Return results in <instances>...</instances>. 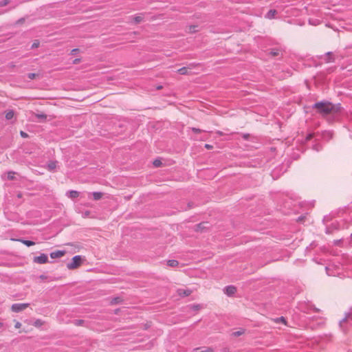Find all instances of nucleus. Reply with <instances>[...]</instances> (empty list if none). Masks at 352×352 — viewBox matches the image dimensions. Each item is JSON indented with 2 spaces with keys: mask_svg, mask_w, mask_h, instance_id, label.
Returning <instances> with one entry per match:
<instances>
[{
  "mask_svg": "<svg viewBox=\"0 0 352 352\" xmlns=\"http://www.w3.org/2000/svg\"><path fill=\"white\" fill-rule=\"evenodd\" d=\"M144 21V16L142 14H137L131 18V22L135 25L140 24Z\"/></svg>",
  "mask_w": 352,
  "mask_h": 352,
  "instance_id": "obj_2",
  "label": "nucleus"
},
{
  "mask_svg": "<svg viewBox=\"0 0 352 352\" xmlns=\"http://www.w3.org/2000/svg\"><path fill=\"white\" fill-rule=\"evenodd\" d=\"M272 56H277L278 54V53L274 52H272Z\"/></svg>",
  "mask_w": 352,
  "mask_h": 352,
  "instance_id": "obj_9",
  "label": "nucleus"
},
{
  "mask_svg": "<svg viewBox=\"0 0 352 352\" xmlns=\"http://www.w3.org/2000/svg\"><path fill=\"white\" fill-rule=\"evenodd\" d=\"M39 46V42L38 41H35L34 42V43L32 44V48H36Z\"/></svg>",
  "mask_w": 352,
  "mask_h": 352,
  "instance_id": "obj_5",
  "label": "nucleus"
},
{
  "mask_svg": "<svg viewBox=\"0 0 352 352\" xmlns=\"http://www.w3.org/2000/svg\"><path fill=\"white\" fill-rule=\"evenodd\" d=\"M79 52V50L78 49H74L71 51V54H76L77 52Z\"/></svg>",
  "mask_w": 352,
  "mask_h": 352,
  "instance_id": "obj_7",
  "label": "nucleus"
},
{
  "mask_svg": "<svg viewBox=\"0 0 352 352\" xmlns=\"http://www.w3.org/2000/svg\"><path fill=\"white\" fill-rule=\"evenodd\" d=\"M80 62V58H76L73 60V63L74 64H78Z\"/></svg>",
  "mask_w": 352,
  "mask_h": 352,
  "instance_id": "obj_8",
  "label": "nucleus"
},
{
  "mask_svg": "<svg viewBox=\"0 0 352 352\" xmlns=\"http://www.w3.org/2000/svg\"><path fill=\"white\" fill-rule=\"evenodd\" d=\"M276 14V10H270L266 14L265 17L268 19H272L274 18Z\"/></svg>",
  "mask_w": 352,
  "mask_h": 352,
  "instance_id": "obj_4",
  "label": "nucleus"
},
{
  "mask_svg": "<svg viewBox=\"0 0 352 352\" xmlns=\"http://www.w3.org/2000/svg\"><path fill=\"white\" fill-rule=\"evenodd\" d=\"M199 25L196 24H192L187 26V32L188 34H195L199 32Z\"/></svg>",
  "mask_w": 352,
  "mask_h": 352,
  "instance_id": "obj_3",
  "label": "nucleus"
},
{
  "mask_svg": "<svg viewBox=\"0 0 352 352\" xmlns=\"http://www.w3.org/2000/svg\"><path fill=\"white\" fill-rule=\"evenodd\" d=\"M34 76V74H30L29 75V77H30V78H33Z\"/></svg>",
  "mask_w": 352,
  "mask_h": 352,
  "instance_id": "obj_10",
  "label": "nucleus"
},
{
  "mask_svg": "<svg viewBox=\"0 0 352 352\" xmlns=\"http://www.w3.org/2000/svg\"><path fill=\"white\" fill-rule=\"evenodd\" d=\"M195 67L196 65H189L177 69V72L180 75H194L195 74L194 72Z\"/></svg>",
  "mask_w": 352,
  "mask_h": 352,
  "instance_id": "obj_1",
  "label": "nucleus"
},
{
  "mask_svg": "<svg viewBox=\"0 0 352 352\" xmlns=\"http://www.w3.org/2000/svg\"><path fill=\"white\" fill-rule=\"evenodd\" d=\"M24 21V19H20L18 22L23 23Z\"/></svg>",
  "mask_w": 352,
  "mask_h": 352,
  "instance_id": "obj_11",
  "label": "nucleus"
},
{
  "mask_svg": "<svg viewBox=\"0 0 352 352\" xmlns=\"http://www.w3.org/2000/svg\"><path fill=\"white\" fill-rule=\"evenodd\" d=\"M157 88L160 89V88H162V87L161 86H159Z\"/></svg>",
  "mask_w": 352,
  "mask_h": 352,
  "instance_id": "obj_12",
  "label": "nucleus"
},
{
  "mask_svg": "<svg viewBox=\"0 0 352 352\" xmlns=\"http://www.w3.org/2000/svg\"><path fill=\"white\" fill-rule=\"evenodd\" d=\"M9 1L8 0H4L0 3V6H6Z\"/></svg>",
  "mask_w": 352,
  "mask_h": 352,
  "instance_id": "obj_6",
  "label": "nucleus"
}]
</instances>
